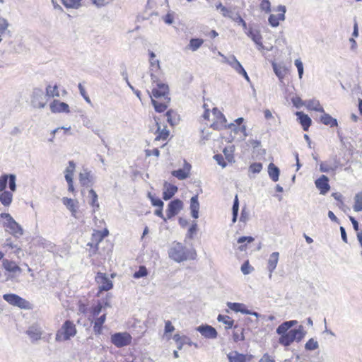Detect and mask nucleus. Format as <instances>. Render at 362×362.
<instances>
[{
	"label": "nucleus",
	"instance_id": "12",
	"mask_svg": "<svg viewBox=\"0 0 362 362\" xmlns=\"http://www.w3.org/2000/svg\"><path fill=\"white\" fill-rule=\"evenodd\" d=\"M62 201L63 204L70 211L71 216L75 218H78L80 214L78 201L68 197H63Z\"/></svg>",
	"mask_w": 362,
	"mask_h": 362
},
{
	"label": "nucleus",
	"instance_id": "30",
	"mask_svg": "<svg viewBox=\"0 0 362 362\" xmlns=\"http://www.w3.org/2000/svg\"><path fill=\"white\" fill-rule=\"evenodd\" d=\"M3 267L8 272L11 273H20L21 272V267L13 261L5 259L2 262Z\"/></svg>",
	"mask_w": 362,
	"mask_h": 362
},
{
	"label": "nucleus",
	"instance_id": "57",
	"mask_svg": "<svg viewBox=\"0 0 362 362\" xmlns=\"http://www.w3.org/2000/svg\"><path fill=\"white\" fill-rule=\"evenodd\" d=\"M305 347L307 350H315L318 348V343L313 339H310L305 344Z\"/></svg>",
	"mask_w": 362,
	"mask_h": 362
},
{
	"label": "nucleus",
	"instance_id": "56",
	"mask_svg": "<svg viewBox=\"0 0 362 362\" xmlns=\"http://www.w3.org/2000/svg\"><path fill=\"white\" fill-rule=\"evenodd\" d=\"M262 170V164L261 163H253L249 166V171L253 174L259 173Z\"/></svg>",
	"mask_w": 362,
	"mask_h": 362
},
{
	"label": "nucleus",
	"instance_id": "52",
	"mask_svg": "<svg viewBox=\"0 0 362 362\" xmlns=\"http://www.w3.org/2000/svg\"><path fill=\"white\" fill-rule=\"evenodd\" d=\"M231 19L238 24L242 25L244 30L247 29L246 22L243 19V18L240 16V14L238 12H235L234 13L233 17L231 18Z\"/></svg>",
	"mask_w": 362,
	"mask_h": 362
},
{
	"label": "nucleus",
	"instance_id": "34",
	"mask_svg": "<svg viewBox=\"0 0 362 362\" xmlns=\"http://www.w3.org/2000/svg\"><path fill=\"white\" fill-rule=\"evenodd\" d=\"M272 67L274 73L280 80H282L288 71V69L284 66L277 64L274 62L272 63Z\"/></svg>",
	"mask_w": 362,
	"mask_h": 362
},
{
	"label": "nucleus",
	"instance_id": "24",
	"mask_svg": "<svg viewBox=\"0 0 362 362\" xmlns=\"http://www.w3.org/2000/svg\"><path fill=\"white\" fill-rule=\"evenodd\" d=\"M197 330L206 338L215 339L217 337L218 334L216 329L210 325L199 326Z\"/></svg>",
	"mask_w": 362,
	"mask_h": 362
},
{
	"label": "nucleus",
	"instance_id": "63",
	"mask_svg": "<svg viewBox=\"0 0 362 362\" xmlns=\"http://www.w3.org/2000/svg\"><path fill=\"white\" fill-rule=\"evenodd\" d=\"M8 26V23L6 20L4 18L0 19V35L5 33L6 30Z\"/></svg>",
	"mask_w": 362,
	"mask_h": 362
},
{
	"label": "nucleus",
	"instance_id": "6",
	"mask_svg": "<svg viewBox=\"0 0 362 362\" xmlns=\"http://www.w3.org/2000/svg\"><path fill=\"white\" fill-rule=\"evenodd\" d=\"M0 217L4 218L3 226L6 230L15 237H20L23 234L22 227L7 213H2Z\"/></svg>",
	"mask_w": 362,
	"mask_h": 362
},
{
	"label": "nucleus",
	"instance_id": "51",
	"mask_svg": "<svg viewBox=\"0 0 362 362\" xmlns=\"http://www.w3.org/2000/svg\"><path fill=\"white\" fill-rule=\"evenodd\" d=\"M238 209H239V202H238V195H236L235 197V199H234L233 205V218H232L233 223H235L237 220Z\"/></svg>",
	"mask_w": 362,
	"mask_h": 362
},
{
	"label": "nucleus",
	"instance_id": "60",
	"mask_svg": "<svg viewBox=\"0 0 362 362\" xmlns=\"http://www.w3.org/2000/svg\"><path fill=\"white\" fill-rule=\"evenodd\" d=\"M253 270V267L250 266L249 261H245L241 266V271L244 274H249Z\"/></svg>",
	"mask_w": 362,
	"mask_h": 362
},
{
	"label": "nucleus",
	"instance_id": "32",
	"mask_svg": "<svg viewBox=\"0 0 362 362\" xmlns=\"http://www.w3.org/2000/svg\"><path fill=\"white\" fill-rule=\"evenodd\" d=\"M177 192V187L171 184L165 185V190L163 193V199L164 200H168L171 199L175 194Z\"/></svg>",
	"mask_w": 362,
	"mask_h": 362
},
{
	"label": "nucleus",
	"instance_id": "28",
	"mask_svg": "<svg viewBox=\"0 0 362 362\" xmlns=\"http://www.w3.org/2000/svg\"><path fill=\"white\" fill-rule=\"evenodd\" d=\"M78 179L82 187H89L93 182V177L90 172L86 170L79 173Z\"/></svg>",
	"mask_w": 362,
	"mask_h": 362
},
{
	"label": "nucleus",
	"instance_id": "14",
	"mask_svg": "<svg viewBox=\"0 0 362 362\" xmlns=\"http://www.w3.org/2000/svg\"><path fill=\"white\" fill-rule=\"evenodd\" d=\"M76 165L74 161L69 162V165L65 170V179L68 183V191L72 194L75 193L73 177L75 172Z\"/></svg>",
	"mask_w": 362,
	"mask_h": 362
},
{
	"label": "nucleus",
	"instance_id": "58",
	"mask_svg": "<svg viewBox=\"0 0 362 362\" xmlns=\"http://www.w3.org/2000/svg\"><path fill=\"white\" fill-rule=\"evenodd\" d=\"M259 8L262 11L265 13H269L271 11V3L269 0H262L259 4Z\"/></svg>",
	"mask_w": 362,
	"mask_h": 362
},
{
	"label": "nucleus",
	"instance_id": "61",
	"mask_svg": "<svg viewBox=\"0 0 362 362\" xmlns=\"http://www.w3.org/2000/svg\"><path fill=\"white\" fill-rule=\"evenodd\" d=\"M295 65L297 67L299 78H301L303 74V65L300 59H297L295 60Z\"/></svg>",
	"mask_w": 362,
	"mask_h": 362
},
{
	"label": "nucleus",
	"instance_id": "2",
	"mask_svg": "<svg viewBox=\"0 0 362 362\" xmlns=\"http://www.w3.org/2000/svg\"><path fill=\"white\" fill-rule=\"evenodd\" d=\"M296 324V320H290L283 322L277 327L276 333L280 335L279 344L288 346L294 341H300L304 337L305 333L302 326H299L297 329H290Z\"/></svg>",
	"mask_w": 362,
	"mask_h": 362
},
{
	"label": "nucleus",
	"instance_id": "44",
	"mask_svg": "<svg viewBox=\"0 0 362 362\" xmlns=\"http://www.w3.org/2000/svg\"><path fill=\"white\" fill-rule=\"evenodd\" d=\"M46 95L49 98L59 97V90L57 85H48L46 87Z\"/></svg>",
	"mask_w": 362,
	"mask_h": 362
},
{
	"label": "nucleus",
	"instance_id": "1",
	"mask_svg": "<svg viewBox=\"0 0 362 362\" xmlns=\"http://www.w3.org/2000/svg\"><path fill=\"white\" fill-rule=\"evenodd\" d=\"M151 78L153 86L151 94H149L151 103L156 112H163L167 110L170 101L168 86L156 74L151 73Z\"/></svg>",
	"mask_w": 362,
	"mask_h": 362
},
{
	"label": "nucleus",
	"instance_id": "42",
	"mask_svg": "<svg viewBox=\"0 0 362 362\" xmlns=\"http://www.w3.org/2000/svg\"><path fill=\"white\" fill-rule=\"evenodd\" d=\"M199 204L197 196L192 197L190 200V209L192 217L197 218L198 217Z\"/></svg>",
	"mask_w": 362,
	"mask_h": 362
},
{
	"label": "nucleus",
	"instance_id": "55",
	"mask_svg": "<svg viewBox=\"0 0 362 362\" xmlns=\"http://www.w3.org/2000/svg\"><path fill=\"white\" fill-rule=\"evenodd\" d=\"M148 275V271L145 266H140L139 270L136 272L133 276L135 279H139L141 277H145Z\"/></svg>",
	"mask_w": 362,
	"mask_h": 362
},
{
	"label": "nucleus",
	"instance_id": "47",
	"mask_svg": "<svg viewBox=\"0 0 362 362\" xmlns=\"http://www.w3.org/2000/svg\"><path fill=\"white\" fill-rule=\"evenodd\" d=\"M354 210L357 212L362 211V191L357 193L354 197Z\"/></svg>",
	"mask_w": 362,
	"mask_h": 362
},
{
	"label": "nucleus",
	"instance_id": "29",
	"mask_svg": "<svg viewBox=\"0 0 362 362\" xmlns=\"http://www.w3.org/2000/svg\"><path fill=\"white\" fill-rule=\"evenodd\" d=\"M279 254L277 252H274L272 253L269 256L268 263H267V268L269 271V278L272 276V272L276 269L278 262H279Z\"/></svg>",
	"mask_w": 362,
	"mask_h": 362
},
{
	"label": "nucleus",
	"instance_id": "37",
	"mask_svg": "<svg viewBox=\"0 0 362 362\" xmlns=\"http://www.w3.org/2000/svg\"><path fill=\"white\" fill-rule=\"evenodd\" d=\"M216 8L219 9L222 16L225 18H230L233 17L235 11L231 8L223 6L221 3L216 5Z\"/></svg>",
	"mask_w": 362,
	"mask_h": 362
},
{
	"label": "nucleus",
	"instance_id": "3",
	"mask_svg": "<svg viewBox=\"0 0 362 362\" xmlns=\"http://www.w3.org/2000/svg\"><path fill=\"white\" fill-rule=\"evenodd\" d=\"M207 105L204 104V108L205 111L203 114V118L205 120L209 121V127L214 130H221L226 129L227 127L232 129L234 128V130L237 132L238 130L235 127V124L231 123L230 124H227V120L224 116V115L217 108L214 107L211 111H210L208 108H206Z\"/></svg>",
	"mask_w": 362,
	"mask_h": 362
},
{
	"label": "nucleus",
	"instance_id": "54",
	"mask_svg": "<svg viewBox=\"0 0 362 362\" xmlns=\"http://www.w3.org/2000/svg\"><path fill=\"white\" fill-rule=\"evenodd\" d=\"M231 19L238 24L242 25L244 30L247 29L246 22L243 19V18L240 16V14L238 12H235L234 13L233 17L231 18Z\"/></svg>",
	"mask_w": 362,
	"mask_h": 362
},
{
	"label": "nucleus",
	"instance_id": "17",
	"mask_svg": "<svg viewBox=\"0 0 362 362\" xmlns=\"http://www.w3.org/2000/svg\"><path fill=\"white\" fill-rule=\"evenodd\" d=\"M8 180L9 188L11 192L16 190V176L14 175H3L0 177V192L4 191Z\"/></svg>",
	"mask_w": 362,
	"mask_h": 362
},
{
	"label": "nucleus",
	"instance_id": "10",
	"mask_svg": "<svg viewBox=\"0 0 362 362\" xmlns=\"http://www.w3.org/2000/svg\"><path fill=\"white\" fill-rule=\"evenodd\" d=\"M95 281L99 284L97 296H99L101 292L110 291L113 287L112 281L108 279L105 273L98 272L95 277Z\"/></svg>",
	"mask_w": 362,
	"mask_h": 362
},
{
	"label": "nucleus",
	"instance_id": "4",
	"mask_svg": "<svg viewBox=\"0 0 362 362\" xmlns=\"http://www.w3.org/2000/svg\"><path fill=\"white\" fill-rule=\"evenodd\" d=\"M168 256L171 259L180 263L195 259L197 252L194 249H187L182 243L173 242L168 250Z\"/></svg>",
	"mask_w": 362,
	"mask_h": 362
},
{
	"label": "nucleus",
	"instance_id": "22",
	"mask_svg": "<svg viewBox=\"0 0 362 362\" xmlns=\"http://www.w3.org/2000/svg\"><path fill=\"white\" fill-rule=\"evenodd\" d=\"M148 198L151 200V204L154 206H156L157 209L154 211V214L166 221V218L163 216V202L157 197H153L151 194H148Z\"/></svg>",
	"mask_w": 362,
	"mask_h": 362
},
{
	"label": "nucleus",
	"instance_id": "33",
	"mask_svg": "<svg viewBox=\"0 0 362 362\" xmlns=\"http://www.w3.org/2000/svg\"><path fill=\"white\" fill-rule=\"evenodd\" d=\"M323 115L320 117V122L327 126H329L330 127H337L338 122L336 119L333 118L331 115L325 112H322Z\"/></svg>",
	"mask_w": 362,
	"mask_h": 362
},
{
	"label": "nucleus",
	"instance_id": "48",
	"mask_svg": "<svg viewBox=\"0 0 362 362\" xmlns=\"http://www.w3.org/2000/svg\"><path fill=\"white\" fill-rule=\"evenodd\" d=\"M204 43V40L201 38H192L189 41V48L192 51H196Z\"/></svg>",
	"mask_w": 362,
	"mask_h": 362
},
{
	"label": "nucleus",
	"instance_id": "39",
	"mask_svg": "<svg viewBox=\"0 0 362 362\" xmlns=\"http://www.w3.org/2000/svg\"><path fill=\"white\" fill-rule=\"evenodd\" d=\"M217 320L225 325L226 329L234 327V320L228 315H218Z\"/></svg>",
	"mask_w": 362,
	"mask_h": 362
},
{
	"label": "nucleus",
	"instance_id": "50",
	"mask_svg": "<svg viewBox=\"0 0 362 362\" xmlns=\"http://www.w3.org/2000/svg\"><path fill=\"white\" fill-rule=\"evenodd\" d=\"M81 0H62L63 5L67 8H77L81 6Z\"/></svg>",
	"mask_w": 362,
	"mask_h": 362
},
{
	"label": "nucleus",
	"instance_id": "5",
	"mask_svg": "<svg viewBox=\"0 0 362 362\" xmlns=\"http://www.w3.org/2000/svg\"><path fill=\"white\" fill-rule=\"evenodd\" d=\"M77 333L76 325L71 320H66L62 327L57 331L55 340L57 341H65L75 337Z\"/></svg>",
	"mask_w": 362,
	"mask_h": 362
},
{
	"label": "nucleus",
	"instance_id": "43",
	"mask_svg": "<svg viewBox=\"0 0 362 362\" xmlns=\"http://www.w3.org/2000/svg\"><path fill=\"white\" fill-rule=\"evenodd\" d=\"M247 35L251 37V39L258 45L262 46V35L258 30L250 29L247 33Z\"/></svg>",
	"mask_w": 362,
	"mask_h": 362
},
{
	"label": "nucleus",
	"instance_id": "38",
	"mask_svg": "<svg viewBox=\"0 0 362 362\" xmlns=\"http://www.w3.org/2000/svg\"><path fill=\"white\" fill-rule=\"evenodd\" d=\"M89 196L90 198V205L93 208V211L95 212L99 209L100 207L98 194H96L95 190L90 189L89 190Z\"/></svg>",
	"mask_w": 362,
	"mask_h": 362
},
{
	"label": "nucleus",
	"instance_id": "64",
	"mask_svg": "<svg viewBox=\"0 0 362 362\" xmlns=\"http://www.w3.org/2000/svg\"><path fill=\"white\" fill-rule=\"evenodd\" d=\"M254 241V238L251 236H242L238 239V243L242 244L243 243H251Z\"/></svg>",
	"mask_w": 362,
	"mask_h": 362
},
{
	"label": "nucleus",
	"instance_id": "62",
	"mask_svg": "<svg viewBox=\"0 0 362 362\" xmlns=\"http://www.w3.org/2000/svg\"><path fill=\"white\" fill-rule=\"evenodd\" d=\"M145 155L146 157H150L151 156H155L156 157H158L160 155L159 150L156 148L153 150L146 149L145 150Z\"/></svg>",
	"mask_w": 362,
	"mask_h": 362
},
{
	"label": "nucleus",
	"instance_id": "21",
	"mask_svg": "<svg viewBox=\"0 0 362 362\" xmlns=\"http://www.w3.org/2000/svg\"><path fill=\"white\" fill-rule=\"evenodd\" d=\"M191 168V165L185 160L182 168L173 170L172 172V175L177 177L178 180H185L189 176Z\"/></svg>",
	"mask_w": 362,
	"mask_h": 362
},
{
	"label": "nucleus",
	"instance_id": "9",
	"mask_svg": "<svg viewBox=\"0 0 362 362\" xmlns=\"http://www.w3.org/2000/svg\"><path fill=\"white\" fill-rule=\"evenodd\" d=\"M132 337L128 332H117L111 336V342L117 348L131 344Z\"/></svg>",
	"mask_w": 362,
	"mask_h": 362
},
{
	"label": "nucleus",
	"instance_id": "15",
	"mask_svg": "<svg viewBox=\"0 0 362 362\" xmlns=\"http://www.w3.org/2000/svg\"><path fill=\"white\" fill-rule=\"evenodd\" d=\"M286 7L282 5H279L275 9V11L278 13L271 14L269 17V23L272 27H276L279 25L280 21H283L285 19Z\"/></svg>",
	"mask_w": 362,
	"mask_h": 362
},
{
	"label": "nucleus",
	"instance_id": "46",
	"mask_svg": "<svg viewBox=\"0 0 362 362\" xmlns=\"http://www.w3.org/2000/svg\"><path fill=\"white\" fill-rule=\"evenodd\" d=\"M307 108L319 112H324V109L317 100H310L308 103Z\"/></svg>",
	"mask_w": 362,
	"mask_h": 362
},
{
	"label": "nucleus",
	"instance_id": "49",
	"mask_svg": "<svg viewBox=\"0 0 362 362\" xmlns=\"http://www.w3.org/2000/svg\"><path fill=\"white\" fill-rule=\"evenodd\" d=\"M169 136V131L166 129V128L160 129L158 126L156 131V140H163L165 141L168 139Z\"/></svg>",
	"mask_w": 362,
	"mask_h": 362
},
{
	"label": "nucleus",
	"instance_id": "27",
	"mask_svg": "<svg viewBox=\"0 0 362 362\" xmlns=\"http://www.w3.org/2000/svg\"><path fill=\"white\" fill-rule=\"evenodd\" d=\"M108 307H110V304L109 302L105 301L103 303H102L101 302L98 301L96 305H94L90 308V316L92 318H95L101 313L103 308H106Z\"/></svg>",
	"mask_w": 362,
	"mask_h": 362
},
{
	"label": "nucleus",
	"instance_id": "41",
	"mask_svg": "<svg viewBox=\"0 0 362 362\" xmlns=\"http://www.w3.org/2000/svg\"><path fill=\"white\" fill-rule=\"evenodd\" d=\"M233 339L235 342L245 339L244 329L238 325L234 326Z\"/></svg>",
	"mask_w": 362,
	"mask_h": 362
},
{
	"label": "nucleus",
	"instance_id": "31",
	"mask_svg": "<svg viewBox=\"0 0 362 362\" xmlns=\"http://www.w3.org/2000/svg\"><path fill=\"white\" fill-rule=\"evenodd\" d=\"M228 307L235 311V312H240L243 314H252L245 307V305L243 303H228ZM252 315H257L256 313H253Z\"/></svg>",
	"mask_w": 362,
	"mask_h": 362
},
{
	"label": "nucleus",
	"instance_id": "36",
	"mask_svg": "<svg viewBox=\"0 0 362 362\" xmlns=\"http://www.w3.org/2000/svg\"><path fill=\"white\" fill-rule=\"evenodd\" d=\"M0 194V202L5 206H9L13 200V194L8 191H2Z\"/></svg>",
	"mask_w": 362,
	"mask_h": 362
},
{
	"label": "nucleus",
	"instance_id": "13",
	"mask_svg": "<svg viewBox=\"0 0 362 362\" xmlns=\"http://www.w3.org/2000/svg\"><path fill=\"white\" fill-rule=\"evenodd\" d=\"M182 207L183 203L181 200L177 199L171 201L168 205L166 217H165L166 220L170 219L178 214L179 212L182 209Z\"/></svg>",
	"mask_w": 362,
	"mask_h": 362
},
{
	"label": "nucleus",
	"instance_id": "8",
	"mask_svg": "<svg viewBox=\"0 0 362 362\" xmlns=\"http://www.w3.org/2000/svg\"><path fill=\"white\" fill-rule=\"evenodd\" d=\"M30 103L33 107L35 109H42L46 106V97L41 88H35L33 89L30 95Z\"/></svg>",
	"mask_w": 362,
	"mask_h": 362
},
{
	"label": "nucleus",
	"instance_id": "26",
	"mask_svg": "<svg viewBox=\"0 0 362 362\" xmlns=\"http://www.w3.org/2000/svg\"><path fill=\"white\" fill-rule=\"evenodd\" d=\"M296 115L298 117V120L302 126L303 129L305 132L308 131L310 127L312 124V120L310 117L303 112H297Z\"/></svg>",
	"mask_w": 362,
	"mask_h": 362
},
{
	"label": "nucleus",
	"instance_id": "35",
	"mask_svg": "<svg viewBox=\"0 0 362 362\" xmlns=\"http://www.w3.org/2000/svg\"><path fill=\"white\" fill-rule=\"evenodd\" d=\"M149 62H150V69L151 73L153 71L157 72L160 69V62L158 59H156V55L152 51H149Z\"/></svg>",
	"mask_w": 362,
	"mask_h": 362
},
{
	"label": "nucleus",
	"instance_id": "53",
	"mask_svg": "<svg viewBox=\"0 0 362 362\" xmlns=\"http://www.w3.org/2000/svg\"><path fill=\"white\" fill-rule=\"evenodd\" d=\"M231 19L238 24L242 25L244 30L247 29L246 22L243 19V18L240 16V14L238 12H235L234 13L233 17L231 18Z\"/></svg>",
	"mask_w": 362,
	"mask_h": 362
},
{
	"label": "nucleus",
	"instance_id": "16",
	"mask_svg": "<svg viewBox=\"0 0 362 362\" xmlns=\"http://www.w3.org/2000/svg\"><path fill=\"white\" fill-rule=\"evenodd\" d=\"M224 58V62L229 64L232 68H233L239 74L242 75L247 81H249V76L241 65V64L238 61L235 56L231 57V59L229 60L226 57Z\"/></svg>",
	"mask_w": 362,
	"mask_h": 362
},
{
	"label": "nucleus",
	"instance_id": "40",
	"mask_svg": "<svg viewBox=\"0 0 362 362\" xmlns=\"http://www.w3.org/2000/svg\"><path fill=\"white\" fill-rule=\"evenodd\" d=\"M268 173L270 178L274 181L276 182L279 180V168L272 163H271L268 166Z\"/></svg>",
	"mask_w": 362,
	"mask_h": 362
},
{
	"label": "nucleus",
	"instance_id": "7",
	"mask_svg": "<svg viewBox=\"0 0 362 362\" xmlns=\"http://www.w3.org/2000/svg\"><path fill=\"white\" fill-rule=\"evenodd\" d=\"M3 298L9 305L18 307L23 310H32L33 305L25 298L15 293H6L3 295Z\"/></svg>",
	"mask_w": 362,
	"mask_h": 362
},
{
	"label": "nucleus",
	"instance_id": "23",
	"mask_svg": "<svg viewBox=\"0 0 362 362\" xmlns=\"http://www.w3.org/2000/svg\"><path fill=\"white\" fill-rule=\"evenodd\" d=\"M316 187L320 191V194H325L330 189L329 179L326 175H321L315 182Z\"/></svg>",
	"mask_w": 362,
	"mask_h": 362
},
{
	"label": "nucleus",
	"instance_id": "25",
	"mask_svg": "<svg viewBox=\"0 0 362 362\" xmlns=\"http://www.w3.org/2000/svg\"><path fill=\"white\" fill-rule=\"evenodd\" d=\"M27 334L33 341H38L41 339L42 331L40 327L37 325H33L28 327L26 331Z\"/></svg>",
	"mask_w": 362,
	"mask_h": 362
},
{
	"label": "nucleus",
	"instance_id": "59",
	"mask_svg": "<svg viewBox=\"0 0 362 362\" xmlns=\"http://www.w3.org/2000/svg\"><path fill=\"white\" fill-rule=\"evenodd\" d=\"M88 303L82 300H79L77 303L78 311L82 314L88 312Z\"/></svg>",
	"mask_w": 362,
	"mask_h": 362
},
{
	"label": "nucleus",
	"instance_id": "45",
	"mask_svg": "<svg viewBox=\"0 0 362 362\" xmlns=\"http://www.w3.org/2000/svg\"><path fill=\"white\" fill-rule=\"evenodd\" d=\"M173 339L175 341L177 349L181 350L183 346L187 343L189 339L186 336H180L179 334H175Z\"/></svg>",
	"mask_w": 362,
	"mask_h": 362
},
{
	"label": "nucleus",
	"instance_id": "11",
	"mask_svg": "<svg viewBox=\"0 0 362 362\" xmlns=\"http://www.w3.org/2000/svg\"><path fill=\"white\" fill-rule=\"evenodd\" d=\"M109 235V230L107 228H104L102 230H93L91 235V241L88 244L90 247H93L94 251L98 250L99 244L103 239Z\"/></svg>",
	"mask_w": 362,
	"mask_h": 362
},
{
	"label": "nucleus",
	"instance_id": "19",
	"mask_svg": "<svg viewBox=\"0 0 362 362\" xmlns=\"http://www.w3.org/2000/svg\"><path fill=\"white\" fill-rule=\"evenodd\" d=\"M107 315L106 313H103L100 317H96L95 318L90 319L88 318L90 321L93 323V332L96 335H100L103 332V325L106 321Z\"/></svg>",
	"mask_w": 362,
	"mask_h": 362
},
{
	"label": "nucleus",
	"instance_id": "20",
	"mask_svg": "<svg viewBox=\"0 0 362 362\" xmlns=\"http://www.w3.org/2000/svg\"><path fill=\"white\" fill-rule=\"evenodd\" d=\"M229 362H250L252 356L249 354H240L236 351L227 354Z\"/></svg>",
	"mask_w": 362,
	"mask_h": 362
},
{
	"label": "nucleus",
	"instance_id": "18",
	"mask_svg": "<svg viewBox=\"0 0 362 362\" xmlns=\"http://www.w3.org/2000/svg\"><path fill=\"white\" fill-rule=\"evenodd\" d=\"M49 108L52 113H69L70 112L68 104L58 100H54L50 103Z\"/></svg>",
	"mask_w": 362,
	"mask_h": 362
}]
</instances>
